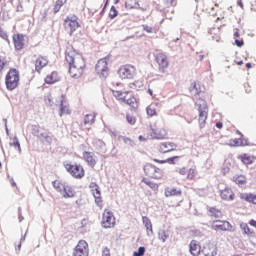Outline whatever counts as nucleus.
<instances>
[{
	"mask_svg": "<svg viewBox=\"0 0 256 256\" xmlns=\"http://www.w3.org/2000/svg\"><path fill=\"white\" fill-rule=\"evenodd\" d=\"M94 145L98 151L101 153H106L107 148H105V142H103V140H96Z\"/></svg>",
	"mask_w": 256,
	"mask_h": 256,
	"instance_id": "28",
	"label": "nucleus"
},
{
	"mask_svg": "<svg viewBox=\"0 0 256 256\" xmlns=\"http://www.w3.org/2000/svg\"><path fill=\"white\" fill-rule=\"evenodd\" d=\"M7 61L5 60V58L3 56H0V65H7Z\"/></svg>",
	"mask_w": 256,
	"mask_h": 256,
	"instance_id": "64",
	"label": "nucleus"
},
{
	"mask_svg": "<svg viewBox=\"0 0 256 256\" xmlns=\"http://www.w3.org/2000/svg\"><path fill=\"white\" fill-rule=\"evenodd\" d=\"M87 247H89V244H87V241L80 240L78 242V245L74 249L73 255L74 256H89Z\"/></svg>",
	"mask_w": 256,
	"mask_h": 256,
	"instance_id": "9",
	"label": "nucleus"
},
{
	"mask_svg": "<svg viewBox=\"0 0 256 256\" xmlns=\"http://www.w3.org/2000/svg\"><path fill=\"white\" fill-rule=\"evenodd\" d=\"M118 74L121 79H133L137 75V68L133 65H123L118 70Z\"/></svg>",
	"mask_w": 256,
	"mask_h": 256,
	"instance_id": "7",
	"label": "nucleus"
},
{
	"mask_svg": "<svg viewBox=\"0 0 256 256\" xmlns=\"http://www.w3.org/2000/svg\"><path fill=\"white\" fill-rule=\"evenodd\" d=\"M117 15H119V12L117 11V8H115V6H112L110 8V11H109V17L111 19H115V17H117Z\"/></svg>",
	"mask_w": 256,
	"mask_h": 256,
	"instance_id": "46",
	"label": "nucleus"
},
{
	"mask_svg": "<svg viewBox=\"0 0 256 256\" xmlns=\"http://www.w3.org/2000/svg\"><path fill=\"white\" fill-rule=\"evenodd\" d=\"M49 60L45 56H40L36 60V65H48Z\"/></svg>",
	"mask_w": 256,
	"mask_h": 256,
	"instance_id": "43",
	"label": "nucleus"
},
{
	"mask_svg": "<svg viewBox=\"0 0 256 256\" xmlns=\"http://www.w3.org/2000/svg\"><path fill=\"white\" fill-rule=\"evenodd\" d=\"M164 2L168 5V7H175V5H177V1L175 0H164Z\"/></svg>",
	"mask_w": 256,
	"mask_h": 256,
	"instance_id": "57",
	"label": "nucleus"
},
{
	"mask_svg": "<svg viewBox=\"0 0 256 256\" xmlns=\"http://www.w3.org/2000/svg\"><path fill=\"white\" fill-rule=\"evenodd\" d=\"M95 123V114H87L84 118V125H93Z\"/></svg>",
	"mask_w": 256,
	"mask_h": 256,
	"instance_id": "37",
	"label": "nucleus"
},
{
	"mask_svg": "<svg viewBox=\"0 0 256 256\" xmlns=\"http://www.w3.org/2000/svg\"><path fill=\"white\" fill-rule=\"evenodd\" d=\"M0 37L4 39V41H9V36L7 35V32L3 30V28L0 27Z\"/></svg>",
	"mask_w": 256,
	"mask_h": 256,
	"instance_id": "52",
	"label": "nucleus"
},
{
	"mask_svg": "<svg viewBox=\"0 0 256 256\" xmlns=\"http://www.w3.org/2000/svg\"><path fill=\"white\" fill-rule=\"evenodd\" d=\"M190 253L191 255L197 256L200 253L199 246L195 243V240L190 242Z\"/></svg>",
	"mask_w": 256,
	"mask_h": 256,
	"instance_id": "30",
	"label": "nucleus"
},
{
	"mask_svg": "<svg viewBox=\"0 0 256 256\" xmlns=\"http://www.w3.org/2000/svg\"><path fill=\"white\" fill-rule=\"evenodd\" d=\"M158 239L160 241H162V243H165V241H167V239H169V231H167V230H160L158 232Z\"/></svg>",
	"mask_w": 256,
	"mask_h": 256,
	"instance_id": "32",
	"label": "nucleus"
},
{
	"mask_svg": "<svg viewBox=\"0 0 256 256\" xmlns=\"http://www.w3.org/2000/svg\"><path fill=\"white\" fill-rule=\"evenodd\" d=\"M102 256H111V250H109L107 247L103 248Z\"/></svg>",
	"mask_w": 256,
	"mask_h": 256,
	"instance_id": "58",
	"label": "nucleus"
},
{
	"mask_svg": "<svg viewBox=\"0 0 256 256\" xmlns=\"http://www.w3.org/2000/svg\"><path fill=\"white\" fill-rule=\"evenodd\" d=\"M177 149V145L173 142H163L160 144V153H171V151H175Z\"/></svg>",
	"mask_w": 256,
	"mask_h": 256,
	"instance_id": "16",
	"label": "nucleus"
},
{
	"mask_svg": "<svg viewBox=\"0 0 256 256\" xmlns=\"http://www.w3.org/2000/svg\"><path fill=\"white\" fill-rule=\"evenodd\" d=\"M118 141H123L126 145L130 147H135V141L127 136H118Z\"/></svg>",
	"mask_w": 256,
	"mask_h": 256,
	"instance_id": "33",
	"label": "nucleus"
},
{
	"mask_svg": "<svg viewBox=\"0 0 256 256\" xmlns=\"http://www.w3.org/2000/svg\"><path fill=\"white\" fill-rule=\"evenodd\" d=\"M12 39L17 51H21L25 47V36L23 34H14Z\"/></svg>",
	"mask_w": 256,
	"mask_h": 256,
	"instance_id": "11",
	"label": "nucleus"
},
{
	"mask_svg": "<svg viewBox=\"0 0 256 256\" xmlns=\"http://www.w3.org/2000/svg\"><path fill=\"white\" fill-rule=\"evenodd\" d=\"M43 67H45V65H36L35 69H36L37 73H41Z\"/></svg>",
	"mask_w": 256,
	"mask_h": 256,
	"instance_id": "61",
	"label": "nucleus"
},
{
	"mask_svg": "<svg viewBox=\"0 0 256 256\" xmlns=\"http://www.w3.org/2000/svg\"><path fill=\"white\" fill-rule=\"evenodd\" d=\"M234 43L236 47H243L245 45V42L243 41V39H236Z\"/></svg>",
	"mask_w": 256,
	"mask_h": 256,
	"instance_id": "55",
	"label": "nucleus"
},
{
	"mask_svg": "<svg viewBox=\"0 0 256 256\" xmlns=\"http://www.w3.org/2000/svg\"><path fill=\"white\" fill-rule=\"evenodd\" d=\"M52 185L54 187V189H56V191H58V193H62L63 189H65V186L63 185V183L55 180L52 182Z\"/></svg>",
	"mask_w": 256,
	"mask_h": 256,
	"instance_id": "39",
	"label": "nucleus"
},
{
	"mask_svg": "<svg viewBox=\"0 0 256 256\" xmlns=\"http://www.w3.org/2000/svg\"><path fill=\"white\" fill-rule=\"evenodd\" d=\"M59 79V74L56 71H54L45 78V83H47V85H53V83H57Z\"/></svg>",
	"mask_w": 256,
	"mask_h": 256,
	"instance_id": "23",
	"label": "nucleus"
},
{
	"mask_svg": "<svg viewBox=\"0 0 256 256\" xmlns=\"http://www.w3.org/2000/svg\"><path fill=\"white\" fill-rule=\"evenodd\" d=\"M165 197H181V189L177 188H166L164 192Z\"/></svg>",
	"mask_w": 256,
	"mask_h": 256,
	"instance_id": "22",
	"label": "nucleus"
},
{
	"mask_svg": "<svg viewBox=\"0 0 256 256\" xmlns=\"http://www.w3.org/2000/svg\"><path fill=\"white\" fill-rule=\"evenodd\" d=\"M233 181L236 183V185H245V183H247V179L243 175L234 176Z\"/></svg>",
	"mask_w": 256,
	"mask_h": 256,
	"instance_id": "38",
	"label": "nucleus"
},
{
	"mask_svg": "<svg viewBox=\"0 0 256 256\" xmlns=\"http://www.w3.org/2000/svg\"><path fill=\"white\" fill-rule=\"evenodd\" d=\"M226 145H229V147H245L247 140L241 138L230 139Z\"/></svg>",
	"mask_w": 256,
	"mask_h": 256,
	"instance_id": "21",
	"label": "nucleus"
},
{
	"mask_svg": "<svg viewBox=\"0 0 256 256\" xmlns=\"http://www.w3.org/2000/svg\"><path fill=\"white\" fill-rule=\"evenodd\" d=\"M63 115H71V110H69V102H67V98L62 94L60 97V117H63Z\"/></svg>",
	"mask_w": 256,
	"mask_h": 256,
	"instance_id": "12",
	"label": "nucleus"
},
{
	"mask_svg": "<svg viewBox=\"0 0 256 256\" xmlns=\"http://www.w3.org/2000/svg\"><path fill=\"white\" fill-rule=\"evenodd\" d=\"M83 158L88 163V165H90V167H95V165H97V157L93 152H84Z\"/></svg>",
	"mask_w": 256,
	"mask_h": 256,
	"instance_id": "18",
	"label": "nucleus"
},
{
	"mask_svg": "<svg viewBox=\"0 0 256 256\" xmlns=\"http://www.w3.org/2000/svg\"><path fill=\"white\" fill-rule=\"evenodd\" d=\"M144 173L147 177L151 179H162L163 178V170L157 168V166L148 163L144 166Z\"/></svg>",
	"mask_w": 256,
	"mask_h": 256,
	"instance_id": "5",
	"label": "nucleus"
},
{
	"mask_svg": "<svg viewBox=\"0 0 256 256\" xmlns=\"http://www.w3.org/2000/svg\"><path fill=\"white\" fill-rule=\"evenodd\" d=\"M178 159H179V156H174L166 159V163H169V165H175V162L178 161Z\"/></svg>",
	"mask_w": 256,
	"mask_h": 256,
	"instance_id": "53",
	"label": "nucleus"
},
{
	"mask_svg": "<svg viewBox=\"0 0 256 256\" xmlns=\"http://www.w3.org/2000/svg\"><path fill=\"white\" fill-rule=\"evenodd\" d=\"M91 191H92V195L95 198V202L97 203V205H99V203L102 202L101 200V190L99 189V185L95 182L90 183L89 185Z\"/></svg>",
	"mask_w": 256,
	"mask_h": 256,
	"instance_id": "15",
	"label": "nucleus"
},
{
	"mask_svg": "<svg viewBox=\"0 0 256 256\" xmlns=\"http://www.w3.org/2000/svg\"><path fill=\"white\" fill-rule=\"evenodd\" d=\"M126 119H127V122L130 124V125H135L136 123V119L135 117L131 116L130 114H127L126 115Z\"/></svg>",
	"mask_w": 256,
	"mask_h": 256,
	"instance_id": "51",
	"label": "nucleus"
},
{
	"mask_svg": "<svg viewBox=\"0 0 256 256\" xmlns=\"http://www.w3.org/2000/svg\"><path fill=\"white\" fill-rule=\"evenodd\" d=\"M233 226H231V223L227 221H216L212 224V229L214 231H231Z\"/></svg>",
	"mask_w": 256,
	"mask_h": 256,
	"instance_id": "10",
	"label": "nucleus"
},
{
	"mask_svg": "<svg viewBox=\"0 0 256 256\" xmlns=\"http://www.w3.org/2000/svg\"><path fill=\"white\" fill-rule=\"evenodd\" d=\"M95 71L100 79H107L109 77V68L105 65H96Z\"/></svg>",
	"mask_w": 256,
	"mask_h": 256,
	"instance_id": "17",
	"label": "nucleus"
},
{
	"mask_svg": "<svg viewBox=\"0 0 256 256\" xmlns=\"http://www.w3.org/2000/svg\"><path fill=\"white\" fill-rule=\"evenodd\" d=\"M146 113L149 117H153L154 115H157V110L155 109V106L150 105L146 108Z\"/></svg>",
	"mask_w": 256,
	"mask_h": 256,
	"instance_id": "42",
	"label": "nucleus"
},
{
	"mask_svg": "<svg viewBox=\"0 0 256 256\" xmlns=\"http://www.w3.org/2000/svg\"><path fill=\"white\" fill-rule=\"evenodd\" d=\"M64 195L63 197H65V199L69 198V197H75V193L73 192V188L69 187V186H64Z\"/></svg>",
	"mask_w": 256,
	"mask_h": 256,
	"instance_id": "35",
	"label": "nucleus"
},
{
	"mask_svg": "<svg viewBox=\"0 0 256 256\" xmlns=\"http://www.w3.org/2000/svg\"><path fill=\"white\" fill-rule=\"evenodd\" d=\"M124 99V102L127 104V105H131L133 109H137V99L135 98H123Z\"/></svg>",
	"mask_w": 256,
	"mask_h": 256,
	"instance_id": "41",
	"label": "nucleus"
},
{
	"mask_svg": "<svg viewBox=\"0 0 256 256\" xmlns=\"http://www.w3.org/2000/svg\"><path fill=\"white\" fill-rule=\"evenodd\" d=\"M65 58L68 65H82V63H85L83 56L77 53V51L73 47H68L66 49Z\"/></svg>",
	"mask_w": 256,
	"mask_h": 256,
	"instance_id": "3",
	"label": "nucleus"
},
{
	"mask_svg": "<svg viewBox=\"0 0 256 256\" xmlns=\"http://www.w3.org/2000/svg\"><path fill=\"white\" fill-rule=\"evenodd\" d=\"M85 69V66H77V65H69V73L71 77L74 79H79L81 75H83V70Z\"/></svg>",
	"mask_w": 256,
	"mask_h": 256,
	"instance_id": "14",
	"label": "nucleus"
},
{
	"mask_svg": "<svg viewBox=\"0 0 256 256\" xmlns=\"http://www.w3.org/2000/svg\"><path fill=\"white\" fill-rule=\"evenodd\" d=\"M65 169L75 179H83L85 177V169L80 164H66Z\"/></svg>",
	"mask_w": 256,
	"mask_h": 256,
	"instance_id": "6",
	"label": "nucleus"
},
{
	"mask_svg": "<svg viewBox=\"0 0 256 256\" xmlns=\"http://www.w3.org/2000/svg\"><path fill=\"white\" fill-rule=\"evenodd\" d=\"M65 3H67V0H57L53 8L54 13H59V11H61V7H63Z\"/></svg>",
	"mask_w": 256,
	"mask_h": 256,
	"instance_id": "36",
	"label": "nucleus"
},
{
	"mask_svg": "<svg viewBox=\"0 0 256 256\" xmlns=\"http://www.w3.org/2000/svg\"><path fill=\"white\" fill-rule=\"evenodd\" d=\"M156 63H158V65H168L169 59L164 53H159L156 55Z\"/></svg>",
	"mask_w": 256,
	"mask_h": 256,
	"instance_id": "24",
	"label": "nucleus"
},
{
	"mask_svg": "<svg viewBox=\"0 0 256 256\" xmlns=\"http://www.w3.org/2000/svg\"><path fill=\"white\" fill-rule=\"evenodd\" d=\"M241 199H244V201H247L248 203H253V205H256V195L252 193L243 194L241 196Z\"/></svg>",
	"mask_w": 256,
	"mask_h": 256,
	"instance_id": "27",
	"label": "nucleus"
},
{
	"mask_svg": "<svg viewBox=\"0 0 256 256\" xmlns=\"http://www.w3.org/2000/svg\"><path fill=\"white\" fill-rule=\"evenodd\" d=\"M209 215L210 217H215L216 219H219L222 217V213H221V210L215 208V207H210L209 208Z\"/></svg>",
	"mask_w": 256,
	"mask_h": 256,
	"instance_id": "29",
	"label": "nucleus"
},
{
	"mask_svg": "<svg viewBox=\"0 0 256 256\" xmlns=\"http://www.w3.org/2000/svg\"><path fill=\"white\" fill-rule=\"evenodd\" d=\"M115 97H117L118 99H123V92H121V91H116V92H115Z\"/></svg>",
	"mask_w": 256,
	"mask_h": 256,
	"instance_id": "60",
	"label": "nucleus"
},
{
	"mask_svg": "<svg viewBox=\"0 0 256 256\" xmlns=\"http://www.w3.org/2000/svg\"><path fill=\"white\" fill-rule=\"evenodd\" d=\"M189 91H190L191 95L197 96V95H200V93H201V87L199 86V84L194 82L189 87Z\"/></svg>",
	"mask_w": 256,
	"mask_h": 256,
	"instance_id": "26",
	"label": "nucleus"
},
{
	"mask_svg": "<svg viewBox=\"0 0 256 256\" xmlns=\"http://www.w3.org/2000/svg\"><path fill=\"white\" fill-rule=\"evenodd\" d=\"M31 131H32V135H34V137H39V133H40L39 125H32Z\"/></svg>",
	"mask_w": 256,
	"mask_h": 256,
	"instance_id": "48",
	"label": "nucleus"
},
{
	"mask_svg": "<svg viewBox=\"0 0 256 256\" xmlns=\"http://www.w3.org/2000/svg\"><path fill=\"white\" fill-rule=\"evenodd\" d=\"M142 183H145V185H148V187H150V189H152V191H159V184H157L153 181H150L147 178H143Z\"/></svg>",
	"mask_w": 256,
	"mask_h": 256,
	"instance_id": "25",
	"label": "nucleus"
},
{
	"mask_svg": "<svg viewBox=\"0 0 256 256\" xmlns=\"http://www.w3.org/2000/svg\"><path fill=\"white\" fill-rule=\"evenodd\" d=\"M199 111V125L200 128L203 129L205 127V123H207V115L209 113V108L207 107V102L205 100H198L196 102Z\"/></svg>",
	"mask_w": 256,
	"mask_h": 256,
	"instance_id": "4",
	"label": "nucleus"
},
{
	"mask_svg": "<svg viewBox=\"0 0 256 256\" xmlns=\"http://www.w3.org/2000/svg\"><path fill=\"white\" fill-rule=\"evenodd\" d=\"M126 9H137L139 7V2L137 0H126Z\"/></svg>",
	"mask_w": 256,
	"mask_h": 256,
	"instance_id": "31",
	"label": "nucleus"
},
{
	"mask_svg": "<svg viewBox=\"0 0 256 256\" xmlns=\"http://www.w3.org/2000/svg\"><path fill=\"white\" fill-rule=\"evenodd\" d=\"M10 147H17L18 152L21 153V143H19V138L14 137L13 142H10Z\"/></svg>",
	"mask_w": 256,
	"mask_h": 256,
	"instance_id": "44",
	"label": "nucleus"
},
{
	"mask_svg": "<svg viewBox=\"0 0 256 256\" xmlns=\"http://www.w3.org/2000/svg\"><path fill=\"white\" fill-rule=\"evenodd\" d=\"M221 199L224 201H233L235 199V193H233V190L231 188H225L224 190H221Z\"/></svg>",
	"mask_w": 256,
	"mask_h": 256,
	"instance_id": "19",
	"label": "nucleus"
},
{
	"mask_svg": "<svg viewBox=\"0 0 256 256\" xmlns=\"http://www.w3.org/2000/svg\"><path fill=\"white\" fill-rule=\"evenodd\" d=\"M63 27L66 33L70 37H73V35H75V32L81 29V24L79 23V17H77L76 15L67 16L64 19Z\"/></svg>",
	"mask_w": 256,
	"mask_h": 256,
	"instance_id": "1",
	"label": "nucleus"
},
{
	"mask_svg": "<svg viewBox=\"0 0 256 256\" xmlns=\"http://www.w3.org/2000/svg\"><path fill=\"white\" fill-rule=\"evenodd\" d=\"M102 226L104 229H111L115 227V216L110 210H105L102 216Z\"/></svg>",
	"mask_w": 256,
	"mask_h": 256,
	"instance_id": "8",
	"label": "nucleus"
},
{
	"mask_svg": "<svg viewBox=\"0 0 256 256\" xmlns=\"http://www.w3.org/2000/svg\"><path fill=\"white\" fill-rule=\"evenodd\" d=\"M240 228L244 232V235H251V229L247 223L240 224Z\"/></svg>",
	"mask_w": 256,
	"mask_h": 256,
	"instance_id": "45",
	"label": "nucleus"
},
{
	"mask_svg": "<svg viewBox=\"0 0 256 256\" xmlns=\"http://www.w3.org/2000/svg\"><path fill=\"white\" fill-rule=\"evenodd\" d=\"M6 88L13 91L19 86V70L11 68L5 78Z\"/></svg>",
	"mask_w": 256,
	"mask_h": 256,
	"instance_id": "2",
	"label": "nucleus"
},
{
	"mask_svg": "<svg viewBox=\"0 0 256 256\" xmlns=\"http://www.w3.org/2000/svg\"><path fill=\"white\" fill-rule=\"evenodd\" d=\"M143 30L146 33H155V28L153 26L143 25Z\"/></svg>",
	"mask_w": 256,
	"mask_h": 256,
	"instance_id": "50",
	"label": "nucleus"
},
{
	"mask_svg": "<svg viewBox=\"0 0 256 256\" xmlns=\"http://www.w3.org/2000/svg\"><path fill=\"white\" fill-rule=\"evenodd\" d=\"M141 87H143V82L139 80L130 84V89H141Z\"/></svg>",
	"mask_w": 256,
	"mask_h": 256,
	"instance_id": "47",
	"label": "nucleus"
},
{
	"mask_svg": "<svg viewBox=\"0 0 256 256\" xmlns=\"http://www.w3.org/2000/svg\"><path fill=\"white\" fill-rule=\"evenodd\" d=\"M229 171H230V168L227 167V166H224L223 169H222V173H223L224 175H227V173H229Z\"/></svg>",
	"mask_w": 256,
	"mask_h": 256,
	"instance_id": "63",
	"label": "nucleus"
},
{
	"mask_svg": "<svg viewBox=\"0 0 256 256\" xmlns=\"http://www.w3.org/2000/svg\"><path fill=\"white\" fill-rule=\"evenodd\" d=\"M142 222L144 227L146 228L148 237H151L153 235V223H151V219L147 216L142 217Z\"/></svg>",
	"mask_w": 256,
	"mask_h": 256,
	"instance_id": "20",
	"label": "nucleus"
},
{
	"mask_svg": "<svg viewBox=\"0 0 256 256\" xmlns=\"http://www.w3.org/2000/svg\"><path fill=\"white\" fill-rule=\"evenodd\" d=\"M47 136H48L47 133H41L39 134V136H37V138L40 139V141H44L43 139H46Z\"/></svg>",
	"mask_w": 256,
	"mask_h": 256,
	"instance_id": "59",
	"label": "nucleus"
},
{
	"mask_svg": "<svg viewBox=\"0 0 256 256\" xmlns=\"http://www.w3.org/2000/svg\"><path fill=\"white\" fill-rule=\"evenodd\" d=\"M244 89L246 93H251V86H249V84H244Z\"/></svg>",
	"mask_w": 256,
	"mask_h": 256,
	"instance_id": "62",
	"label": "nucleus"
},
{
	"mask_svg": "<svg viewBox=\"0 0 256 256\" xmlns=\"http://www.w3.org/2000/svg\"><path fill=\"white\" fill-rule=\"evenodd\" d=\"M241 161L242 163H244V165H252L253 163V157L244 154L243 156H241Z\"/></svg>",
	"mask_w": 256,
	"mask_h": 256,
	"instance_id": "40",
	"label": "nucleus"
},
{
	"mask_svg": "<svg viewBox=\"0 0 256 256\" xmlns=\"http://www.w3.org/2000/svg\"><path fill=\"white\" fill-rule=\"evenodd\" d=\"M187 179H195V169H189L187 173Z\"/></svg>",
	"mask_w": 256,
	"mask_h": 256,
	"instance_id": "54",
	"label": "nucleus"
},
{
	"mask_svg": "<svg viewBox=\"0 0 256 256\" xmlns=\"http://www.w3.org/2000/svg\"><path fill=\"white\" fill-rule=\"evenodd\" d=\"M212 252H206L205 253V255L206 256H215V255H217V247H215V246H212Z\"/></svg>",
	"mask_w": 256,
	"mask_h": 256,
	"instance_id": "56",
	"label": "nucleus"
},
{
	"mask_svg": "<svg viewBox=\"0 0 256 256\" xmlns=\"http://www.w3.org/2000/svg\"><path fill=\"white\" fill-rule=\"evenodd\" d=\"M151 139H165L167 137V130L163 128H151Z\"/></svg>",
	"mask_w": 256,
	"mask_h": 256,
	"instance_id": "13",
	"label": "nucleus"
},
{
	"mask_svg": "<svg viewBox=\"0 0 256 256\" xmlns=\"http://www.w3.org/2000/svg\"><path fill=\"white\" fill-rule=\"evenodd\" d=\"M168 65H158L156 66V75H158V77H161L164 75V73H167V69H168Z\"/></svg>",
	"mask_w": 256,
	"mask_h": 256,
	"instance_id": "34",
	"label": "nucleus"
},
{
	"mask_svg": "<svg viewBox=\"0 0 256 256\" xmlns=\"http://www.w3.org/2000/svg\"><path fill=\"white\" fill-rule=\"evenodd\" d=\"M133 255L134 256H143V255H145V247L140 246L138 248V251H135Z\"/></svg>",
	"mask_w": 256,
	"mask_h": 256,
	"instance_id": "49",
	"label": "nucleus"
}]
</instances>
